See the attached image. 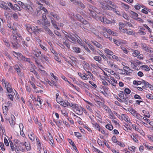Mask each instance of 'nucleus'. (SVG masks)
<instances>
[{"label":"nucleus","mask_w":153,"mask_h":153,"mask_svg":"<svg viewBox=\"0 0 153 153\" xmlns=\"http://www.w3.org/2000/svg\"><path fill=\"white\" fill-rule=\"evenodd\" d=\"M7 90L9 93H11V92H13V90L12 88L7 86Z\"/></svg>","instance_id":"338daca9"},{"label":"nucleus","mask_w":153,"mask_h":153,"mask_svg":"<svg viewBox=\"0 0 153 153\" xmlns=\"http://www.w3.org/2000/svg\"><path fill=\"white\" fill-rule=\"evenodd\" d=\"M123 69L124 70V73H120L121 74H126L128 75H130L131 73L130 71H132L128 67L125 66L123 68Z\"/></svg>","instance_id":"20e7f679"},{"label":"nucleus","mask_w":153,"mask_h":153,"mask_svg":"<svg viewBox=\"0 0 153 153\" xmlns=\"http://www.w3.org/2000/svg\"><path fill=\"white\" fill-rule=\"evenodd\" d=\"M14 67L15 70L16 71L18 75L22 76V74L20 71V69L19 66L16 65L14 66Z\"/></svg>","instance_id":"dca6fc26"},{"label":"nucleus","mask_w":153,"mask_h":153,"mask_svg":"<svg viewBox=\"0 0 153 153\" xmlns=\"http://www.w3.org/2000/svg\"><path fill=\"white\" fill-rule=\"evenodd\" d=\"M43 28L45 30V31L47 33L49 34L50 36L53 37H54V34L51 30L47 26H45L43 27Z\"/></svg>","instance_id":"423d86ee"},{"label":"nucleus","mask_w":153,"mask_h":153,"mask_svg":"<svg viewBox=\"0 0 153 153\" xmlns=\"http://www.w3.org/2000/svg\"><path fill=\"white\" fill-rule=\"evenodd\" d=\"M100 19L101 22H104L105 24H110L112 23L110 20L107 19H105L102 17H100Z\"/></svg>","instance_id":"1a4fd4ad"},{"label":"nucleus","mask_w":153,"mask_h":153,"mask_svg":"<svg viewBox=\"0 0 153 153\" xmlns=\"http://www.w3.org/2000/svg\"><path fill=\"white\" fill-rule=\"evenodd\" d=\"M49 18L51 19V22L52 24V25H53L54 27L55 28L57 29V30H59V27H58L57 25L56 24V21L53 18L50 16H49Z\"/></svg>","instance_id":"f8f14e48"},{"label":"nucleus","mask_w":153,"mask_h":153,"mask_svg":"<svg viewBox=\"0 0 153 153\" xmlns=\"http://www.w3.org/2000/svg\"><path fill=\"white\" fill-rule=\"evenodd\" d=\"M33 26H31L29 24H27L26 25V27L28 32L30 33H32V30Z\"/></svg>","instance_id":"aec40b11"},{"label":"nucleus","mask_w":153,"mask_h":153,"mask_svg":"<svg viewBox=\"0 0 153 153\" xmlns=\"http://www.w3.org/2000/svg\"><path fill=\"white\" fill-rule=\"evenodd\" d=\"M68 40H69L68 39H66L65 41L63 42V44L65 45L68 48H69L70 47V45L69 44Z\"/></svg>","instance_id":"de8ad7c7"},{"label":"nucleus","mask_w":153,"mask_h":153,"mask_svg":"<svg viewBox=\"0 0 153 153\" xmlns=\"http://www.w3.org/2000/svg\"><path fill=\"white\" fill-rule=\"evenodd\" d=\"M89 47L90 48V49L93 51V53L96 54V50L94 49V47L92 45H89Z\"/></svg>","instance_id":"603ef678"},{"label":"nucleus","mask_w":153,"mask_h":153,"mask_svg":"<svg viewBox=\"0 0 153 153\" xmlns=\"http://www.w3.org/2000/svg\"><path fill=\"white\" fill-rule=\"evenodd\" d=\"M41 99L38 97L37 99L34 102V105L37 107V108L39 107V105H40L42 103V101H41ZM41 105L39 106V107L41 108Z\"/></svg>","instance_id":"39448f33"},{"label":"nucleus","mask_w":153,"mask_h":153,"mask_svg":"<svg viewBox=\"0 0 153 153\" xmlns=\"http://www.w3.org/2000/svg\"><path fill=\"white\" fill-rule=\"evenodd\" d=\"M129 111L130 112L134 117L137 114V112L135 110L132 108L130 109Z\"/></svg>","instance_id":"ea45409f"},{"label":"nucleus","mask_w":153,"mask_h":153,"mask_svg":"<svg viewBox=\"0 0 153 153\" xmlns=\"http://www.w3.org/2000/svg\"><path fill=\"white\" fill-rule=\"evenodd\" d=\"M146 97L147 98L150 100L153 99V96L152 95L149 94L146 95Z\"/></svg>","instance_id":"774afa93"},{"label":"nucleus","mask_w":153,"mask_h":153,"mask_svg":"<svg viewBox=\"0 0 153 153\" xmlns=\"http://www.w3.org/2000/svg\"><path fill=\"white\" fill-rule=\"evenodd\" d=\"M122 115V118L123 119V120L126 121H128V119H129L128 117L124 114H123Z\"/></svg>","instance_id":"bf43d9fd"},{"label":"nucleus","mask_w":153,"mask_h":153,"mask_svg":"<svg viewBox=\"0 0 153 153\" xmlns=\"http://www.w3.org/2000/svg\"><path fill=\"white\" fill-rule=\"evenodd\" d=\"M85 111V109L84 108L81 107L79 108V107L78 109H77L75 111L76 114L79 115H82L83 111Z\"/></svg>","instance_id":"9b49d317"},{"label":"nucleus","mask_w":153,"mask_h":153,"mask_svg":"<svg viewBox=\"0 0 153 153\" xmlns=\"http://www.w3.org/2000/svg\"><path fill=\"white\" fill-rule=\"evenodd\" d=\"M119 29L120 31L122 33H125V29H124L125 26H126L125 23H123L121 22H120L119 23Z\"/></svg>","instance_id":"6e6552de"},{"label":"nucleus","mask_w":153,"mask_h":153,"mask_svg":"<svg viewBox=\"0 0 153 153\" xmlns=\"http://www.w3.org/2000/svg\"><path fill=\"white\" fill-rule=\"evenodd\" d=\"M13 10H15V11L16 10L21 11L22 10V9L18 4H15L14 5V9Z\"/></svg>","instance_id":"4c0bfd02"},{"label":"nucleus","mask_w":153,"mask_h":153,"mask_svg":"<svg viewBox=\"0 0 153 153\" xmlns=\"http://www.w3.org/2000/svg\"><path fill=\"white\" fill-rule=\"evenodd\" d=\"M125 30V32L123 33H126L129 35H134V32L132 30L130 29H126Z\"/></svg>","instance_id":"4be33fe9"},{"label":"nucleus","mask_w":153,"mask_h":153,"mask_svg":"<svg viewBox=\"0 0 153 153\" xmlns=\"http://www.w3.org/2000/svg\"><path fill=\"white\" fill-rule=\"evenodd\" d=\"M71 103H70L67 101H63L62 105L64 107H68L71 106Z\"/></svg>","instance_id":"393cba45"},{"label":"nucleus","mask_w":153,"mask_h":153,"mask_svg":"<svg viewBox=\"0 0 153 153\" xmlns=\"http://www.w3.org/2000/svg\"><path fill=\"white\" fill-rule=\"evenodd\" d=\"M73 51L76 53H79L81 51V49L78 48L74 47L72 48Z\"/></svg>","instance_id":"a878e982"},{"label":"nucleus","mask_w":153,"mask_h":153,"mask_svg":"<svg viewBox=\"0 0 153 153\" xmlns=\"http://www.w3.org/2000/svg\"><path fill=\"white\" fill-rule=\"evenodd\" d=\"M74 4L76 5H78L82 8H84L85 7V5L82 3L78 1H75Z\"/></svg>","instance_id":"6ab92c4d"},{"label":"nucleus","mask_w":153,"mask_h":153,"mask_svg":"<svg viewBox=\"0 0 153 153\" xmlns=\"http://www.w3.org/2000/svg\"><path fill=\"white\" fill-rule=\"evenodd\" d=\"M32 53L37 57H38L39 55L41 54V52L38 49L33 51Z\"/></svg>","instance_id":"a211bd4d"},{"label":"nucleus","mask_w":153,"mask_h":153,"mask_svg":"<svg viewBox=\"0 0 153 153\" xmlns=\"http://www.w3.org/2000/svg\"><path fill=\"white\" fill-rule=\"evenodd\" d=\"M65 37L67 38H69L70 39L69 40V41L73 43H76V42H77L80 45L82 43L81 41L79 39V38H80L77 35H72L69 34L68 35H66Z\"/></svg>","instance_id":"f03ea898"},{"label":"nucleus","mask_w":153,"mask_h":153,"mask_svg":"<svg viewBox=\"0 0 153 153\" xmlns=\"http://www.w3.org/2000/svg\"><path fill=\"white\" fill-rule=\"evenodd\" d=\"M143 145L146 148H147L148 149H152V148L153 149V147L152 146H149L148 143H144Z\"/></svg>","instance_id":"4d7b16f0"},{"label":"nucleus","mask_w":153,"mask_h":153,"mask_svg":"<svg viewBox=\"0 0 153 153\" xmlns=\"http://www.w3.org/2000/svg\"><path fill=\"white\" fill-rule=\"evenodd\" d=\"M28 136L29 137L30 139L32 141H33L34 140V134L31 132L30 134L28 135Z\"/></svg>","instance_id":"a19ab883"},{"label":"nucleus","mask_w":153,"mask_h":153,"mask_svg":"<svg viewBox=\"0 0 153 153\" xmlns=\"http://www.w3.org/2000/svg\"><path fill=\"white\" fill-rule=\"evenodd\" d=\"M14 93L13 92H11V93H9L7 96L12 101L13 100V96H14Z\"/></svg>","instance_id":"a18cd8bd"},{"label":"nucleus","mask_w":153,"mask_h":153,"mask_svg":"<svg viewBox=\"0 0 153 153\" xmlns=\"http://www.w3.org/2000/svg\"><path fill=\"white\" fill-rule=\"evenodd\" d=\"M3 41L5 43V45L7 47H10V44L8 42V41L7 39H3Z\"/></svg>","instance_id":"5fc2aeb1"},{"label":"nucleus","mask_w":153,"mask_h":153,"mask_svg":"<svg viewBox=\"0 0 153 153\" xmlns=\"http://www.w3.org/2000/svg\"><path fill=\"white\" fill-rule=\"evenodd\" d=\"M38 27L36 26H33V27L32 33L35 34L36 35L39 34V31H38Z\"/></svg>","instance_id":"b1692460"},{"label":"nucleus","mask_w":153,"mask_h":153,"mask_svg":"<svg viewBox=\"0 0 153 153\" xmlns=\"http://www.w3.org/2000/svg\"><path fill=\"white\" fill-rule=\"evenodd\" d=\"M144 6H143L142 7L143 8H144L145 9H143L142 10L141 12L145 14H147L148 13V9H147V8H144Z\"/></svg>","instance_id":"3c124183"},{"label":"nucleus","mask_w":153,"mask_h":153,"mask_svg":"<svg viewBox=\"0 0 153 153\" xmlns=\"http://www.w3.org/2000/svg\"><path fill=\"white\" fill-rule=\"evenodd\" d=\"M94 59L95 61H97L99 63H100L102 61L101 57L99 56H95L94 57Z\"/></svg>","instance_id":"c9c22d12"},{"label":"nucleus","mask_w":153,"mask_h":153,"mask_svg":"<svg viewBox=\"0 0 153 153\" xmlns=\"http://www.w3.org/2000/svg\"><path fill=\"white\" fill-rule=\"evenodd\" d=\"M120 15L122 16L124 18L127 20H129L130 18L129 17L125 12L123 13H120Z\"/></svg>","instance_id":"c85d7f7f"},{"label":"nucleus","mask_w":153,"mask_h":153,"mask_svg":"<svg viewBox=\"0 0 153 153\" xmlns=\"http://www.w3.org/2000/svg\"><path fill=\"white\" fill-rule=\"evenodd\" d=\"M42 19L39 20V22H42L43 21L47 19V18L45 14H43L42 15Z\"/></svg>","instance_id":"6e6d98bb"},{"label":"nucleus","mask_w":153,"mask_h":153,"mask_svg":"<svg viewBox=\"0 0 153 153\" xmlns=\"http://www.w3.org/2000/svg\"><path fill=\"white\" fill-rule=\"evenodd\" d=\"M11 119L10 120L9 122L11 126L13 127L15 124V118L13 115H12L11 116Z\"/></svg>","instance_id":"9d476101"},{"label":"nucleus","mask_w":153,"mask_h":153,"mask_svg":"<svg viewBox=\"0 0 153 153\" xmlns=\"http://www.w3.org/2000/svg\"><path fill=\"white\" fill-rule=\"evenodd\" d=\"M101 107L109 114H110L111 113L112 114V111L111 109L104 104H102V105L101 106Z\"/></svg>","instance_id":"2eb2a0df"},{"label":"nucleus","mask_w":153,"mask_h":153,"mask_svg":"<svg viewBox=\"0 0 153 153\" xmlns=\"http://www.w3.org/2000/svg\"><path fill=\"white\" fill-rule=\"evenodd\" d=\"M105 127L106 128L110 131L112 130L113 129V126L109 124L106 125Z\"/></svg>","instance_id":"49530a36"},{"label":"nucleus","mask_w":153,"mask_h":153,"mask_svg":"<svg viewBox=\"0 0 153 153\" xmlns=\"http://www.w3.org/2000/svg\"><path fill=\"white\" fill-rule=\"evenodd\" d=\"M111 140L114 143H116L118 141L116 137L114 136L112 137Z\"/></svg>","instance_id":"69168bd1"},{"label":"nucleus","mask_w":153,"mask_h":153,"mask_svg":"<svg viewBox=\"0 0 153 153\" xmlns=\"http://www.w3.org/2000/svg\"><path fill=\"white\" fill-rule=\"evenodd\" d=\"M41 54V58L40 59V60L42 63L44 62L43 59L48 62H49L48 58V57H47V56H46L44 54L42 53Z\"/></svg>","instance_id":"4468645a"},{"label":"nucleus","mask_w":153,"mask_h":153,"mask_svg":"<svg viewBox=\"0 0 153 153\" xmlns=\"http://www.w3.org/2000/svg\"><path fill=\"white\" fill-rule=\"evenodd\" d=\"M92 43L94 45L99 48H102V45L97 42H92Z\"/></svg>","instance_id":"58836bf2"},{"label":"nucleus","mask_w":153,"mask_h":153,"mask_svg":"<svg viewBox=\"0 0 153 153\" xmlns=\"http://www.w3.org/2000/svg\"><path fill=\"white\" fill-rule=\"evenodd\" d=\"M120 48L123 50V51L125 53L127 54H128V52L129 51L126 49V48L123 47L122 46H120Z\"/></svg>","instance_id":"e2e57ef3"},{"label":"nucleus","mask_w":153,"mask_h":153,"mask_svg":"<svg viewBox=\"0 0 153 153\" xmlns=\"http://www.w3.org/2000/svg\"><path fill=\"white\" fill-rule=\"evenodd\" d=\"M18 3L22 7V8L24 9L26 6V4H25L23 3L21 1H18Z\"/></svg>","instance_id":"680f3d73"},{"label":"nucleus","mask_w":153,"mask_h":153,"mask_svg":"<svg viewBox=\"0 0 153 153\" xmlns=\"http://www.w3.org/2000/svg\"><path fill=\"white\" fill-rule=\"evenodd\" d=\"M78 74L84 80H87L88 79L87 77L86 76L83 74L80 73H79Z\"/></svg>","instance_id":"37998d69"},{"label":"nucleus","mask_w":153,"mask_h":153,"mask_svg":"<svg viewBox=\"0 0 153 153\" xmlns=\"http://www.w3.org/2000/svg\"><path fill=\"white\" fill-rule=\"evenodd\" d=\"M104 51L105 53L109 55L112 56L114 54L113 52L112 51L106 48L104 49Z\"/></svg>","instance_id":"5701e85b"},{"label":"nucleus","mask_w":153,"mask_h":153,"mask_svg":"<svg viewBox=\"0 0 153 153\" xmlns=\"http://www.w3.org/2000/svg\"><path fill=\"white\" fill-rule=\"evenodd\" d=\"M133 84L134 85H137L142 84V81H137L136 80H134L133 82Z\"/></svg>","instance_id":"8fccbe9b"},{"label":"nucleus","mask_w":153,"mask_h":153,"mask_svg":"<svg viewBox=\"0 0 153 153\" xmlns=\"http://www.w3.org/2000/svg\"><path fill=\"white\" fill-rule=\"evenodd\" d=\"M49 135L51 137V138H49V140L50 142L49 143L51 146H52L53 145V137H52L50 133H49Z\"/></svg>","instance_id":"864d4df0"},{"label":"nucleus","mask_w":153,"mask_h":153,"mask_svg":"<svg viewBox=\"0 0 153 153\" xmlns=\"http://www.w3.org/2000/svg\"><path fill=\"white\" fill-rule=\"evenodd\" d=\"M122 100H121V102H124L126 104H127L128 103V97L126 96V97H123Z\"/></svg>","instance_id":"09e8293b"},{"label":"nucleus","mask_w":153,"mask_h":153,"mask_svg":"<svg viewBox=\"0 0 153 153\" xmlns=\"http://www.w3.org/2000/svg\"><path fill=\"white\" fill-rule=\"evenodd\" d=\"M12 29L13 30V35L10 36V42L13 48H16L20 43V40L22 39V37L19 36L20 34H17V30L16 29L12 28Z\"/></svg>","instance_id":"f257e3e1"},{"label":"nucleus","mask_w":153,"mask_h":153,"mask_svg":"<svg viewBox=\"0 0 153 153\" xmlns=\"http://www.w3.org/2000/svg\"><path fill=\"white\" fill-rule=\"evenodd\" d=\"M105 7H104V8H106V9L108 10H113V11L114 12H115L117 13V14H118V12H119V11H118L117 12L116 10V9L115 8L113 7H111L109 5H106L105 6Z\"/></svg>","instance_id":"ddd939ff"},{"label":"nucleus","mask_w":153,"mask_h":153,"mask_svg":"<svg viewBox=\"0 0 153 153\" xmlns=\"http://www.w3.org/2000/svg\"><path fill=\"white\" fill-rule=\"evenodd\" d=\"M49 16H52L57 20H59L60 19V17L59 16H58L56 14L54 13L53 12L51 13Z\"/></svg>","instance_id":"f704fd0d"},{"label":"nucleus","mask_w":153,"mask_h":153,"mask_svg":"<svg viewBox=\"0 0 153 153\" xmlns=\"http://www.w3.org/2000/svg\"><path fill=\"white\" fill-rule=\"evenodd\" d=\"M3 110L4 114L6 115L7 114L8 110L7 107L6 106H4V107L3 106Z\"/></svg>","instance_id":"72a5a7b5"},{"label":"nucleus","mask_w":153,"mask_h":153,"mask_svg":"<svg viewBox=\"0 0 153 153\" xmlns=\"http://www.w3.org/2000/svg\"><path fill=\"white\" fill-rule=\"evenodd\" d=\"M20 151L24 152L25 150L24 149V144L23 143L20 142V143L19 144V146Z\"/></svg>","instance_id":"bb28decb"},{"label":"nucleus","mask_w":153,"mask_h":153,"mask_svg":"<svg viewBox=\"0 0 153 153\" xmlns=\"http://www.w3.org/2000/svg\"><path fill=\"white\" fill-rule=\"evenodd\" d=\"M10 143L12 151H14L15 149L16 146L15 144H13L11 141H10Z\"/></svg>","instance_id":"e433bc0d"},{"label":"nucleus","mask_w":153,"mask_h":153,"mask_svg":"<svg viewBox=\"0 0 153 153\" xmlns=\"http://www.w3.org/2000/svg\"><path fill=\"white\" fill-rule=\"evenodd\" d=\"M105 2L108 4L111 5L113 7L115 8H117L118 7L114 3L110 1L107 0V1H105Z\"/></svg>","instance_id":"7c9ffc66"},{"label":"nucleus","mask_w":153,"mask_h":153,"mask_svg":"<svg viewBox=\"0 0 153 153\" xmlns=\"http://www.w3.org/2000/svg\"><path fill=\"white\" fill-rule=\"evenodd\" d=\"M130 62H131V66L132 67V68H133L135 69L136 68V65L135 62H134L132 60L130 61Z\"/></svg>","instance_id":"c03bdc74"},{"label":"nucleus","mask_w":153,"mask_h":153,"mask_svg":"<svg viewBox=\"0 0 153 153\" xmlns=\"http://www.w3.org/2000/svg\"><path fill=\"white\" fill-rule=\"evenodd\" d=\"M113 41L114 43L116 44L117 45L119 46L120 45L121 42H120L119 41L115 39H113Z\"/></svg>","instance_id":"0e129e2a"},{"label":"nucleus","mask_w":153,"mask_h":153,"mask_svg":"<svg viewBox=\"0 0 153 153\" xmlns=\"http://www.w3.org/2000/svg\"><path fill=\"white\" fill-rule=\"evenodd\" d=\"M40 22L43 25V27L47 26L48 27L50 25V22L47 19L43 21L42 22Z\"/></svg>","instance_id":"f3484780"},{"label":"nucleus","mask_w":153,"mask_h":153,"mask_svg":"<svg viewBox=\"0 0 153 153\" xmlns=\"http://www.w3.org/2000/svg\"><path fill=\"white\" fill-rule=\"evenodd\" d=\"M25 143L26 144V142H25ZM24 146H25L26 149L27 150H30L31 149V147L30 146V144H24Z\"/></svg>","instance_id":"13d9d810"},{"label":"nucleus","mask_w":153,"mask_h":153,"mask_svg":"<svg viewBox=\"0 0 153 153\" xmlns=\"http://www.w3.org/2000/svg\"><path fill=\"white\" fill-rule=\"evenodd\" d=\"M0 7L2 8L8 10L9 12H11L10 9L6 5L1 4Z\"/></svg>","instance_id":"2f4dec72"},{"label":"nucleus","mask_w":153,"mask_h":153,"mask_svg":"<svg viewBox=\"0 0 153 153\" xmlns=\"http://www.w3.org/2000/svg\"><path fill=\"white\" fill-rule=\"evenodd\" d=\"M130 13L132 16V17L134 19H135L137 18V17L138 16L137 13L132 11L130 12Z\"/></svg>","instance_id":"cd10ccee"},{"label":"nucleus","mask_w":153,"mask_h":153,"mask_svg":"<svg viewBox=\"0 0 153 153\" xmlns=\"http://www.w3.org/2000/svg\"><path fill=\"white\" fill-rule=\"evenodd\" d=\"M14 53L17 56V58L20 61H24L25 60V57L23 56L21 53H16L15 52Z\"/></svg>","instance_id":"0eeeda50"},{"label":"nucleus","mask_w":153,"mask_h":153,"mask_svg":"<svg viewBox=\"0 0 153 153\" xmlns=\"http://www.w3.org/2000/svg\"><path fill=\"white\" fill-rule=\"evenodd\" d=\"M70 107H72L73 109L75 111L77 109H78L79 108L78 105L77 104H72L71 103Z\"/></svg>","instance_id":"473e14b6"},{"label":"nucleus","mask_w":153,"mask_h":153,"mask_svg":"<svg viewBox=\"0 0 153 153\" xmlns=\"http://www.w3.org/2000/svg\"><path fill=\"white\" fill-rule=\"evenodd\" d=\"M24 9L29 14L33 16V13L34 10L32 7L30 5L26 4Z\"/></svg>","instance_id":"7ed1b4c3"},{"label":"nucleus","mask_w":153,"mask_h":153,"mask_svg":"<svg viewBox=\"0 0 153 153\" xmlns=\"http://www.w3.org/2000/svg\"><path fill=\"white\" fill-rule=\"evenodd\" d=\"M140 53V52L137 50H135L132 53V55L134 56H137Z\"/></svg>","instance_id":"052dcab7"},{"label":"nucleus","mask_w":153,"mask_h":153,"mask_svg":"<svg viewBox=\"0 0 153 153\" xmlns=\"http://www.w3.org/2000/svg\"><path fill=\"white\" fill-rule=\"evenodd\" d=\"M141 68L142 69L146 71H149L150 70V69L149 67L146 65H142L141 66Z\"/></svg>","instance_id":"79ce46f5"},{"label":"nucleus","mask_w":153,"mask_h":153,"mask_svg":"<svg viewBox=\"0 0 153 153\" xmlns=\"http://www.w3.org/2000/svg\"><path fill=\"white\" fill-rule=\"evenodd\" d=\"M102 30L105 32H107L109 34H111L112 33V31L110 29H108L106 27H103L102 28Z\"/></svg>","instance_id":"c756f323"},{"label":"nucleus","mask_w":153,"mask_h":153,"mask_svg":"<svg viewBox=\"0 0 153 153\" xmlns=\"http://www.w3.org/2000/svg\"><path fill=\"white\" fill-rule=\"evenodd\" d=\"M39 7L37 8L36 12H34V11H33V16H39L41 14L42 12L41 10L39 9Z\"/></svg>","instance_id":"412c9836"}]
</instances>
